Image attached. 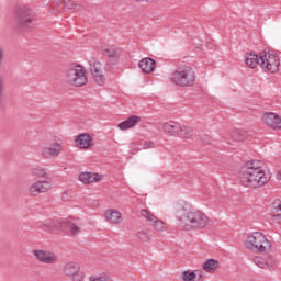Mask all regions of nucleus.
Wrapping results in <instances>:
<instances>
[{"mask_svg":"<svg viewBox=\"0 0 281 281\" xmlns=\"http://www.w3.org/2000/svg\"><path fill=\"white\" fill-rule=\"evenodd\" d=\"M239 181L244 188H250L251 190L267 186L269 178L265 173V169H262V161H246L239 170Z\"/></svg>","mask_w":281,"mask_h":281,"instance_id":"obj_1","label":"nucleus"},{"mask_svg":"<svg viewBox=\"0 0 281 281\" xmlns=\"http://www.w3.org/2000/svg\"><path fill=\"white\" fill-rule=\"evenodd\" d=\"M180 226L187 232L191 229H205L210 225V217L203 211L192 210L179 217Z\"/></svg>","mask_w":281,"mask_h":281,"instance_id":"obj_2","label":"nucleus"},{"mask_svg":"<svg viewBox=\"0 0 281 281\" xmlns=\"http://www.w3.org/2000/svg\"><path fill=\"white\" fill-rule=\"evenodd\" d=\"M169 78L177 87H194L196 72L190 66H180L170 74Z\"/></svg>","mask_w":281,"mask_h":281,"instance_id":"obj_3","label":"nucleus"},{"mask_svg":"<svg viewBox=\"0 0 281 281\" xmlns=\"http://www.w3.org/2000/svg\"><path fill=\"white\" fill-rule=\"evenodd\" d=\"M36 12L32 7L24 4L18 10V27L21 32H32L36 25Z\"/></svg>","mask_w":281,"mask_h":281,"instance_id":"obj_4","label":"nucleus"},{"mask_svg":"<svg viewBox=\"0 0 281 281\" xmlns=\"http://www.w3.org/2000/svg\"><path fill=\"white\" fill-rule=\"evenodd\" d=\"M64 80L71 87H85L87 85V70L81 65L74 66L66 70Z\"/></svg>","mask_w":281,"mask_h":281,"instance_id":"obj_5","label":"nucleus"},{"mask_svg":"<svg viewBox=\"0 0 281 281\" xmlns=\"http://www.w3.org/2000/svg\"><path fill=\"white\" fill-rule=\"evenodd\" d=\"M246 247L256 254H265L271 249V243L262 233L256 232L248 236Z\"/></svg>","mask_w":281,"mask_h":281,"instance_id":"obj_6","label":"nucleus"},{"mask_svg":"<svg viewBox=\"0 0 281 281\" xmlns=\"http://www.w3.org/2000/svg\"><path fill=\"white\" fill-rule=\"evenodd\" d=\"M261 69L269 74H278L280 70V56L271 53L268 49L260 52Z\"/></svg>","mask_w":281,"mask_h":281,"instance_id":"obj_7","label":"nucleus"},{"mask_svg":"<svg viewBox=\"0 0 281 281\" xmlns=\"http://www.w3.org/2000/svg\"><path fill=\"white\" fill-rule=\"evenodd\" d=\"M90 71L99 87H104L106 82V77L104 76V66L100 60L92 58L90 60Z\"/></svg>","mask_w":281,"mask_h":281,"instance_id":"obj_8","label":"nucleus"},{"mask_svg":"<svg viewBox=\"0 0 281 281\" xmlns=\"http://www.w3.org/2000/svg\"><path fill=\"white\" fill-rule=\"evenodd\" d=\"M64 273L68 278H72V281H82V274L80 273V265L76 262H68L64 267Z\"/></svg>","mask_w":281,"mask_h":281,"instance_id":"obj_9","label":"nucleus"},{"mask_svg":"<svg viewBox=\"0 0 281 281\" xmlns=\"http://www.w3.org/2000/svg\"><path fill=\"white\" fill-rule=\"evenodd\" d=\"M63 153V145L60 143H53L48 147H45L41 155L44 159H54Z\"/></svg>","mask_w":281,"mask_h":281,"instance_id":"obj_10","label":"nucleus"},{"mask_svg":"<svg viewBox=\"0 0 281 281\" xmlns=\"http://www.w3.org/2000/svg\"><path fill=\"white\" fill-rule=\"evenodd\" d=\"M262 120L269 128H273L274 131L281 128V117L280 115L273 112H266L262 116Z\"/></svg>","mask_w":281,"mask_h":281,"instance_id":"obj_11","label":"nucleus"},{"mask_svg":"<svg viewBox=\"0 0 281 281\" xmlns=\"http://www.w3.org/2000/svg\"><path fill=\"white\" fill-rule=\"evenodd\" d=\"M254 262L259 269H274L276 268V259L271 256L260 257L257 256L254 258Z\"/></svg>","mask_w":281,"mask_h":281,"instance_id":"obj_12","label":"nucleus"},{"mask_svg":"<svg viewBox=\"0 0 281 281\" xmlns=\"http://www.w3.org/2000/svg\"><path fill=\"white\" fill-rule=\"evenodd\" d=\"M36 258L45 265H56L58 262V257L47 250H36Z\"/></svg>","mask_w":281,"mask_h":281,"instance_id":"obj_13","label":"nucleus"},{"mask_svg":"<svg viewBox=\"0 0 281 281\" xmlns=\"http://www.w3.org/2000/svg\"><path fill=\"white\" fill-rule=\"evenodd\" d=\"M61 227H64L65 232H67L68 236H78L80 234L81 228L80 226L76 223V220L70 218V220H65L61 223Z\"/></svg>","mask_w":281,"mask_h":281,"instance_id":"obj_14","label":"nucleus"},{"mask_svg":"<svg viewBox=\"0 0 281 281\" xmlns=\"http://www.w3.org/2000/svg\"><path fill=\"white\" fill-rule=\"evenodd\" d=\"M76 145L78 146V148L81 149H89L91 148V146H93V138L91 137V135L83 133L80 134L79 136H77L76 138Z\"/></svg>","mask_w":281,"mask_h":281,"instance_id":"obj_15","label":"nucleus"},{"mask_svg":"<svg viewBox=\"0 0 281 281\" xmlns=\"http://www.w3.org/2000/svg\"><path fill=\"white\" fill-rule=\"evenodd\" d=\"M142 122V116L132 115L127 120L121 122L117 126L120 131H128V128H134Z\"/></svg>","mask_w":281,"mask_h":281,"instance_id":"obj_16","label":"nucleus"},{"mask_svg":"<svg viewBox=\"0 0 281 281\" xmlns=\"http://www.w3.org/2000/svg\"><path fill=\"white\" fill-rule=\"evenodd\" d=\"M262 58H260V53L256 54L251 52L250 54L246 55V65L250 69H256V67H261Z\"/></svg>","mask_w":281,"mask_h":281,"instance_id":"obj_17","label":"nucleus"},{"mask_svg":"<svg viewBox=\"0 0 281 281\" xmlns=\"http://www.w3.org/2000/svg\"><path fill=\"white\" fill-rule=\"evenodd\" d=\"M162 131L168 135H179V131H181V124L175 121H169L162 124Z\"/></svg>","mask_w":281,"mask_h":281,"instance_id":"obj_18","label":"nucleus"},{"mask_svg":"<svg viewBox=\"0 0 281 281\" xmlns=\"http://www.w3.org/2000/svg\"><path fill=\"white\" fill-rule=\"evenodd\" d=\"M105 218L112 225H120V223H122V213L116 210L109 209L105 211Z\"/></svg>","mask_w":281,"mask_h":281,"instance_id":"obj_19","label":"nucleus"},{"mask_svg":"<svg viewBox=\"0 0 281 281\" xmlns=\"http://www.w3.org/2000/svg\"><path fill=\"white\" fill-rule=\"evenodd\" d=\"M138 67L144 74H153L155 71V60L149 57L143 58L139 60Z\"/></svg>","mask_w":281,"mask_h":281,"instance_id":"obj_20","label":"nucleus"},{"mask_svg":"<svg viewBox=\"0 0 281 281\" xmlns=\"http://www.w3.org/2000/svg\"><path fill=\"white\" fill-rule=\"evenodd\" d=\"M79 181L81 183H97V181H102V176L92 172H82L79 175Z\"/></svg>","mask_w":281,"mask_h":281,"instance_id":"obj_21","label":"nucleus"},{"mask_svg":"<svg viewBox=\"0 0 281 281\" xmlns=\"http://www.w3.org/2000/svg\"><path fill=\"white\" fill-rule=\"evenodd\" d=\"M50 14H60L65 11L63 0H50L47 4Z\"/></svg>","mask_w":281,"mask_h":281,"instance_id":"obj_22","label":"nucleus"},{"mask_svg":"<svg viewBox=\"0 0 281 281\" xmlns=\"http://www.w3.org/2000/svg\"><path fill=\"white\" fill-rule=\"evenodd\" d=\"M52 190V179L36 180V192L40 194L49 192Z\"/></svg>","mask_w":281,"mask_h":281,"instance_id":"obj_23","label":"nucleus"},{"mask_svg":"<svg viewBox=\"0 0 281 281\" xmlns=\"http://www.w3.org/2000/svg\"><path fill=\"white\" fill-rule=\"evenodd\" d=\"M218 260L216 259H209L206 260L202 268H203V271H206V273H214V271H216V269H218Z\"/></svg>","mask_w":281,"mask_h":281,"instance_id":"obj_24","label":"nucleus"},{"mask_svg":"<svg viewBox=\"0 0 281 281\" xmlns=\"http://www.w3.org/2000/svg\"><path fill=\"white\" fill-rule=\"evenodd\" d=\"M178 135L182 139H191V137L194 135V130L190 126L180 125V130L178 131Z\"/></svg>","mask_w":281,"mask_h":281,"instance_id":"obj_25","label":"nucleus"},{"mask_svg":"<svg viewBox=\"0 0 281 281\" xmlns=\"http://www.w3.org/2000/svg\"><path fill=\"white\" fill-rule=\"evenodd\" d=\"M38 229H44V232H52L56 227V223L52 220H46L45 222H37Z\"/></svg>","mask_w":281,"mask_h":281,"instance_id":"obj_26","label":"nucleus"},{"mask_svg":"<svg viewBox=\"0 0 281 281\" xmlns=\"http://www.w3.org/2000/svg\"><path fill=\"white\" fill-rule=\"evenodd\" d=\"M232 137L235 139V142H245V139L248 137V134L246 131L237 130L232 132Z\"/></svg>","mask_w":281,"mask_h":281,"instance_id":"obj_27","label":"nucleus"},{"mask_svg":"<svg viewBox=\"0 0 281 281\" xmlns=\"http://www.w3.org/2000/svg\"><path fill=\"white\" fill-rule=\"evenodd\" d=\"M140 216H143V218H145V221L151 225L154 221H157V216H155V214H153V212L143 209L140 210Z\"/></svg>","mask_w":281,"mask_h":281,"instance_id":"obj_28","label":"nucleus"},{"mask_svg":"<svg viewBox=\"0 0 281 281\" xmlns=\"http://www.w3.org/2000/svg\"><path fill=\"white\" fill-rule=\"evenodd\" d=\"M150 231H148V228H143L140 231L137 232V238H140V240H143V243H148V240H150Z\"/></svg>","mask_w":281,"mask_h":281,"instance_id":"obj_29","label":"nucleus"},{"mask_svg":"<svg viewBox=\"0 0 281 281\" xmlns=\"http://www.w3.org/2000/svg\"><path fill=\"white\" fill-rule=\"evenodd\" d=\"M272 221L278 224L281 223V204L274 206L272 212Z\"/></svg>","mask_w":281,"mask_h":281,"instance_id":"obj_30","label":"nucleus"},{"mask_svg":"<svg viewBox=\"0 0 281 281\" xmlns=\"http://www.w3.org/2000/svg\"><path fill=\"white\" fill-rule=\"evenodd\" d=\"M153 227L156 232H165L166 231V223L164 221L156 217V221L153 222Z\"/></svg>","mask_w":281,"mask_h":281,"instance_id":"obj_31","label":"nucleus"},{"mask_svg":"<svg viewBox=\"0 0 281 281\" xmlns=\"http://www.w3.org/2000/svg\"><path fill=\"white\" fill-rule=\"evenodd\" d=\"M38 179L45 180V179H52V178L49 177V173H47V171H45V169L37 168L36 169V181H38Z\"/></svg>","mask_w":281,"mask_h":281,"instance_id":"obj_32","label":"nucleus"},{"mask_svg":"<svg viewBox=\"0 0 281 281\" xmlns=\"http://www.w3.org/2000/svg\"><path fill=\"white\" fill-rule=\"evenodd\" d=\"M182 280L183 281H196V273L194 271H184L182 273Z\"/></svg>","mask_w":281,"mask_h":281,"instance_id":"obj_33","label":"nucleus"},{"mask_svg":"<svg viewBox=\"0 0 281 281\" xmlns=\"http://www.w3.org/2000/svg\"><path fill=\"white\" fill-rule=\"evenodd\" d=\"M102 54L108 58H115V56H117V50H115V48H104Z\"/></svg>","mask_w":281,"mask_h":281,"instance_id":"obj_34","label":"nucleus"},{"mask_svg":"<svg viewBox=\"0 0 281 281\" xmlns=\"http://www.w3.org/2000/svg\"><path fill=\"white\" fill-rule=\"evenodd\" d=\"M64 10H74L76 8V2L74 0H63Z\"/></svg>","mask_w":281,"mask_h":281,"instance_id":"obj_35","label":"nucleus"},{"mask_svg":"<svg viewBox=\"0 0 281 281\" xmlns=\"http://www.w3.org/2000/svg\"><path fill=\"white\" fill-rule=\"evenodd\" d=\"M143 148L148 149V148H155V143L153 140H145L143 144Z\"/></svg>","mask_w":281,"mask_h":281,"instance_id":"obj_36","label":"nucleus"},{"mask_svg":"<svg viewBox=\"0 0 281 281\" xmlns=\"http://www.w3.org/2000/svg\"><path fill=\"white\" fill-rule=\"evenodd\" d=\"M195 273V281H203V271L202 270H195L193 271Z\"/></svg>","mask_w":281,"mask_h":281,"instance_id":"obj_37","label":"nucleus"},{"mask_svg":"<svg viewBox=\"0 0 281 281\" xmlns=\"http://www.w3.org/2000/svg\"><path fill=\"white\" fill-rule=\"evenodd\" d=\"M61 199H63L64 201H71V192H69V191L63 192V193H61Z\"/></svg>","mask_w":281,"mask_h":281,"instance_id":"obj_38","label":"nucleus"},{"mask_svg":"<svg viewBox=\"0 0 281 281\" xmlns=\"http://www.w3.org/2000/svg\"><path fill=\"white\" fill-rule=\"evenodd\" d=\"M30 194H32V196H36V183H33L30 188Z\"/></svg>","mask_w":281,"mask_h":281,"instance_id":"obj_39","label":"nucleus"},{"mask_svg":"<svg viewBox=\"0 0 281 281\" xmlns=\"http://www.w3.org/2000/svg\"><path fill=\"white\" fill-rule=\"evenodd\" d=\"M135 1H137L138 3H155V1H157V0H135Z\"/></svg>","mask_w":281,"mask_h":281,"instance_id":"obj_40","label":"nucleus"},{"mask_svg":"<svg viewBox=\"0 0 281 281\" xmlns=\"http://www.w3.org/2000/svg\"><path fill=\"white\" fill-rule=\"evenodd\" d=\"M1 93H3V78L0 77V98Z\"/></svg>","mask_w":281,"mask_h":281,"instance_id":"obj_41","label":"nucleus"},{"mask_svg":"<svg viewBox=\"0 0 281 281\" xmlns=\"http://www.w3.org/2000/svg\"><path fill=\"white\" fill-rule=\"evenodd\" d=\"M3 63V49L0 48V65Z\"/></svg>","mask_w":281,"mask_h":281,"instance_id":"obj_42","label":"nucleus"},{"mask_svg":"<svg viewBox=\"0 0 281 281\" xmlns=\"http://www.w3.org/2000/svg\"><path fill=\"white\" fill-rule=\"evenodd\" d=\"M34 256H36V250H33Z\"/></svg>","mask_w":281,"mask_h":281,"instance_id":"obj_43","label":"nucleus"}]
</instances>
